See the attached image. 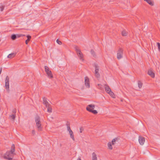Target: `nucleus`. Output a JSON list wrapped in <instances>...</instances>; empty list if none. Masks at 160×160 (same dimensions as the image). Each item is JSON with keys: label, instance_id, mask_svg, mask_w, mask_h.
I'll list each match as a JSON object with an SVG mask.
<instances>
[{"label": "nucleus", "instance_id": "obj_20", "mask_svg": "<svg viewBox=\"0 0 160 160\" xmlns=\"http://www.w3.org/2000/svg\"><path fill=\"white\" fill-rule=\"evenodd\" d=\"M67 130L68 131V132L71 131H72L70 128V127L69 126V123H68V122L67 123Z\"/></svg>", "mask_w": 160, "mask_h": 160}, {"label": "nucleus", "instance_id": "obj_13", "mask_svg": "<svg viewBox=\"0 0 160 160\" xmlns=\"http://www.w3.org/2000/svg\"><path fill=\"white\" fill-rule=\"evenodd\" d=\"M128 34V31L125 29L122 30V35L123 36H126Z\"/></svg>", "mask_w": 160, "mask_h": 160}, {"label": "nucleus", "instance_id": "obj_6", "mask_svg": "<svg viewBox=\"0 0 160 160\" xmlns=\"http://www.w3.org/2000/svg\"><path fill=\"white\" fill-rule=\"evenodd\" d=\"M44 68L45 71L46 72L48 77L49 78H53V75L52 72L50 70L48 67L47 66H45Z\"/></svg>", "mask_w": 160, "mask_h": 160}, {"label": "nucleus", "instance_id": "obj_31", "mask_svg": "<svg viewBox=\"0 0 160 160\" xmlns=\"http://www.w3.org/2000/svg\"><path fill=\"white\" fill-rule=\"evenodd\" d=\"M56 42L58 43L59 45H61L62 43L61 42L59 41L58 39H57V40H56Z\"/></svg>", "mask_w": 160, "mask_h": 160}, {"label": "nucleus", "instance_id": "obj_5", "mask_svg": "<svg viewBox=\"0 0 160 160\" xmlns=\"http://www.w3.org/2000/svg\"><path fill=\"white\" fill-rule=\"evenodd\" d=\"M116 142H119V139L117 138H115L113 139L112 141V142H109L108 143V148L109 149L112 150V145H114L115 144Z\"/></svg>", "mask_w": 160, "mask_h": 160}, {"label": "nucleus", "instance_id": "obj_32", "mask_svg": "<svg viewBox=\"0 0 160 160\" xmlns=\"http://www.w3.org/2000/svg\"><path fill=\"white\" fill-rule=\"evenodd\" d=\"M79 130L80 133H82L83 130V128L82 127H81L80 128Z\"/></svg>", "mask_w": 160, "mask_h": 160}, {"label": "nucleus", "instance_id": "obj_23", "mask_svg": "<svg viewBox=\"0 0 160 160\" xmlns=\"http://www.w3.org/2000/svg\"><path fill=\"white\" fill-rule=\"evenodd\" d=\"M11 38L12 40H15L17 38L16 35L15 34L12 35L11 36Z\"/></svg>", "mask_w": 160, "mask_h": 160}, {"label": "nucleus", "instance_id": "obj_18", "mask_svg": "<svg viewBox=\"0 0 160 160\" xmlns=\"http://www.w3.org/2000/svg\"><path fill=\"white\" fill-rule=\"evenodd\" d=\"M48 108L47 111L48 112L51 113L52 112V108H51V105H50L48 107H46Z\"/></svg>", "mask_w": 160, "mask_h": 160}, {"label": "nucleus", "instance_id": "obj_25", "mask_svg": "<svg viewBox=\"0 0 160 160\" xmlns=\"http://www.w3.org/2000/svg\"><path fill=\"white\" fill-rule=\"evenodd\" d=\"M108 93L113 98H114V93L112 91H110Z\"/></svg>", "mask_w": 160, "mask_h": 160}, {"label": "nucleus", "instance_id": "obj_33", "mask_svg": "<svg viewBox=\"0 0 160 160\" xmlns=\"http://www.w3.org/2000/svg\"><path fill=\"white\" fill-rule=\"evenodd\" d=\"M117 58L118 59H120V53L119 52L117 53Z\"/></svg>", "mask_w": 160, "mask_h": 160}, {"label": "nucleus", "instance_id": "obj_35", "mask_svg": "<svg viewBox=\"0 0 160 160\" xmlns=\"http://www.w3.org/2000/svg\"><path fill=\"white\" fill-rule=\"evenodd\" d=\"M12 112L13 113H14V114H15V113L16 112V110L15 109H13V110H12Z\"/></svg>", "mask_w": 160, "mask_h": 160}, {"label": "nucleus", "instance_id": "obj_30", "mask_svg": "<svg viewBox=\"0 0 160 160\" xmlns=\"http://www.w3.org/2000/svg\"><path fill=\"white\" fill-rule=\"evenodd\" d=\"M157 44L158 45V50L160 51V43L159 42H158L157 43Z\"/></svg>", "mask_w": 160, "mask_h": 160}, {"label": "nucleus", "instance_id": "obj_38", "mask_svg": "<svg viewBox=\"0 0 160 160\" xmlns=\"http://www.w3.org/2000/svg\"><path fill=\"white\" fill-rule=\"evenodd\" d=\"M2 71V69L1 68L0 69V74H1Z\"/></svg>", "mask_w": 160, "mask_h": 160}, {"label": "nucleus", "instance_id": "obj_8", "mask_svg": "<svg viewBox=\"0 0 160 160\" xmlns=\"http://www.w3.org/2000/svg\"><path fill=\"white\" fill-rule=\"evenodd\" d=\"M5 87L7 90H9V78L8 76H7L6 78Z\"/></svg>", "mask_w": 160, "mask_h": 160}, {"label": "nucleus", "instance_id": "obj_27", "mask_svg": "<svg viewBox=\"0 0 160 160\" xmlns=\"http://www.w3.org/2000/svg\"><path fill=\"white\" fill-rule=\"evenodd\" d=\"M138 86L139 88H142V84L140 81H138Z\"/></svg>", "mask_w": 160, "mask_h": 160}, {"label": "nucleus", "instance_id": "obj_14", "mask_svg": "<svg viewBox=\"0 0 160 160\" xmlns=\"http://www.w3.org/2000/svg\"><path fill=\"white\" fill-rule=\"evenodd\" d=\"M148 74L150 76L154 78L155 76L154 73L152 72V71L151 70H148Z\"/></svg>", "mask_w": 160, "mask_h": 160}, {"label": "nucleus", "instance_id": "obj_28", "mask_svg": "<svg viewBox=\"0 0 160 160\" xmlns=\"http://www.w3.org/2000/svg\"><path fill=\"white\" fill-rule=\"evenodd\" d=\"M91 54H92V55L93 56V57H95V52H94V51L92 49L91 51Z\"/></svg>", "mask_w": 160, "mask_h": 160}, {"label": "nucleus", "instance_id": "obj_21", "mask_svg": "<svg viewBox=\"0 0 160 160\" xmlns=\"http://www.w3.org/2000/svg\"><path fill=\"white\" fill-rule=\"evenodd\" d=\"M97 87L100 90H102L103 89V87L100 84H98Z\"/></svg>", "mask_w": 160, "mask_h": 160}, {"label": "nucleus", "instance_id": "obj_34", "mask_svg": "<svg viewBox=\"0 0 160 160\" xmlns=\"http://www.w3.org/2000/svg\"><path fill=\"white\" fill-rule=\"evenodd\" d=\"M32 134H33V135H34L35 133V131L34 130H32Z\"/></svg>", "mask_w": 160, "mask_h": 160}, {"label": "nucleus", "instance_id": "obj_2", "mask_svg": "<svg viewBox=\"0 0 160 160\" xmlns=\"http://www.w3.org/2000/svg\"><path fill=\"white\" fill-rule=\"evenodd\" d=\"M75 49L79 59L82 61H83L84 60L83 59V55L80 50L77 46H75Z\"/></svg>", "mask_w": 160, "mask_h": 160}, {"label": "nucleus", "instance_id": "obj_4", "mask_svg": "<svg viewBox=\"0 0 160 160\" xmlns=\"http://www.w3.org/2000/svg\"><path fill=\"white\" fill-rule=\"evenodd\" d=\"M40 120V117L39 116H37L35 118V121L38 130L39 131H41L42 130L41 123Z\"/></svg>", "mask_w": 160, "mask_h": 160}, {"label": "nucleus", "instance_id": "obj_26", "mask_svg": "<svg viewBox=\"0 0 160 160\" xmlns=\"http://www.w3.org/2000/svg\"><path fill=\"white\" fill-rule=\"evenodd\" d=\"M16 35V38H19L21 37H22L23 36H24L25 35H24L22 34H15Z\"/></svg>", "mask_w": 160, "mask_h": 160}, {"label": "nucleus", "instance_id": "obj_17", "mask_svg": "<svg viewBox=\"0 0 160 160\" xmlns=\"http://www.w3.org/2000/svg\"><path fill=\"white\" fill-rule=\"evenodd\" d=\"M92 160H97V155L95 152L92 153Z\"/></svg>", "mask_w": 160, "mask_h": 160}, {"label": "nucleus", "instance_id": "obj_29", "mask_svg": "<svg viewBox=\"0 0 160 160\" xmlns=\"http://www.w3.org/2000/svg\"><path fill=\"white\" fill-rule=\"evenodd\" d=\"M26 37L28 38L27 40H28V41H30L31 38V36L29 35H28Z\"/></svg>", "mask_w": 160, "mask_h": 160}, {"label": "nucleus", "instance_id": "obj_37", "mask_svg": "<svg viewBox=\"0 0 160 160\" xmlns=\"http://www.w3.org/2000/svg\"><path fill=\"white\" fill-rule=\"evenodd\" d=\"M122 50L121 48V56H120L121 58L122 57V55H121V52H122Z\"/></svg>", "mask_w": 160, "mask_h": 160}, {"label": "nucleus", "instance_id": "obj_15", "mask_svg": "<svg viewBox=\"0 0 160 160\" xmlns=\"http://www.w3.org/2000/svg\"><path fill=\"white\" fill-rule=\"evenodd\" d=\"M16 54V53H10L8 55L7 57L8 58H12L15 56Z\"/></svg>", "mask_w": 160, "mask_h": 160}, {"label": "nucleus", "instance_id": "obj_22", "mask_svg": "<svg viewBox=\"0 0 160 160\" xmlns=\"http://www.w3.org/2000/svg\"><path fill=\"white\" fill-rule=\"evenodd\" d=\"M5 6L3 5L1 3L0 5V10L1 12L4 9Z\"/></svg>", "mask_w": 160, "mask_h": 160}, {"label": "nucleus", "instance_id": "obj_39", "mask_svg": "<svg viewBox=\"0 0 160 160\" xmlns=\"http://www.w3.org/2000/svg\"><path fill=\"white\" fill-rule=\"evenodd\" d=\"M77 160H81L80 158H78Z\"/></svg>", "mask_w": 160, "mask_h": 160}, {"label": "nucleus", "instance_id": "obj_11", "mask_svg": "<svg viewBox=\"0 0 160 160\" xmlns=\"http://www.w3.org/2000/svg\"><path fill=\"white\" fill-rule=\"evenodd\" d=\"M43 104H44L46 107H48L51 104L49 103L48 102L47 100V98H43Z\"/></svg>", "mask_w": 160, "mask_h": 160}, {"label": "nucleus", "instance_id": "obj_10", "mask_svg": "<svg viewBox=\"0 0 160 160\" xmlns=\"http://www.w3.org/2000/svg\"><path fill=\"white\" fill-rule=\"evenodd\" d=\"M85 85L88 88L90 87V83L89 78L86 77L85 78Z\"/></svg>", "mask_w": 160, "mask_h": 160}, {"label": "nucleus", "instance_id": "obj_3", "mask_svg": "<svg viewBox=\"0 0 160 160\" xmlns=\"http://www.w3.org/2000/svg\"><path fill=\"white\" fill-rule=\"evenodd\" d=\"M94 108L95 105H94L90 104L87 106L86 109L90 112H91L94 114H96L98 113L97 111L96 110H93Z\"/></svg>", "mask_w": 160, "mask_h": 160}, {"label": "nucleus", "instance_id": "obj_7", "mask_svg": "<svg viewBox=\"0 0 160 160\" xmlns=\"http://www.w3.org/2000/svg\"><path fill=\"white\" fill-rule=\"evenodd\" d=\"M94 67H95V75L96 77L97 78L100 77V75L98 72L99 70V67L96 64H94Z\"/></svg>", "mask_w": 160, "mask_h": 160}, {"label": "nucleus", "instance_id": "obj_1", "mask_svg": "<svg viewBox=\"0 0 160 160\" xmlns=\"http://www.w3.org/2000/svg\"><path fill=\"white\" fill-rule=\"evenodd\" d=\"M15 148L14 145L12 144L11 147V151L6 152L3 156L4 158L9 160L12 159L13 156L14 154V152L15 151Z\"/></svg>", "mask_w": 160, "mask_h": 160}, {"label": "nucleus", "instance_id": "obj_19", "mask_svg": "<svg viewBox=\"0 0 160 160\" xmlns=\"http://www.w3.org/2000/svg\"><path fill=\"white\" fill-rule=\"evenodd\" d=\"M145 1L147 2L151 6L153 5V3L152 2L151 0H144Z\"/></svg>", "mask_w": 160, "mask_h": 160}, {"label": "nucleus", "instance_id": "obj_24", "mask_svg": "<svg viewBox=\"0 0 160 160\" xmlns=\"http://www.w3.org/2000/svg\"><path fill=\"white\" fill-rule=\"evenodd\" d=\"M15 114H12L10 115V117L13 120H14L15 119Z\"/></svg>", "mask_w": 160, "mask_h": 160}, {"label": "nucleus", "instance_id": "obj_36", "mask_svg": "<svg viewBox=\"0 0 160 160\" xmlns=\"http://www.w3.org/2000/svg\"><path fill=\"white\" fill-rule=\"evenodd\" d=\"M29 41H28V40L27 39V40H26L25 41V43L26 44H28V42H29Z\"/></svg>", "mask_w": 160, "mask_h": 160}, {"label": "nucleus", "instance_id": "obj_12", "mask_svg": "<svg viewBox=\"0 0 160 160\" xmlns=\"http://www.w3.org/2000/svg\"><path fill=\"white\" fill-rule=\"evenodd\" d=\"M105 89L106 91L108 93H109L110 91H111V89L109 88V86L107 85H105Z\"/></svg>", "mask_w": 160, "mask_h": 160}, {"label": "nucleus", "instance_id": "obj_9", "mask_svg": "<svg viewBox=\"0 0 160 160\" xmlns=\"http://www.w3.org/2000/svg\"><path fill=\"white\" fill-rule=\"evenodd\" d=\"M138 141L140 144L142 145L145 142V139L143 137L140 136L139 137Z\"/></svg>", "mask_w": 160, "mask_h": 160}, {"label": "nucleus", "instance_id": "obj_16", "mask_svg": "<svg viewBox=\"0 0 160 160\" xmlns=\"http://www.w3.org/2000/svg\"><path fill=\"white\" fill-rule=\"evenodd\" d=\"M69 134L70 135V138L73 140H75V138L74 137L73 133L72 131L69 132Z\"/></svg>", "mask_w": 160, "mask_h": 160}]
</instances>
